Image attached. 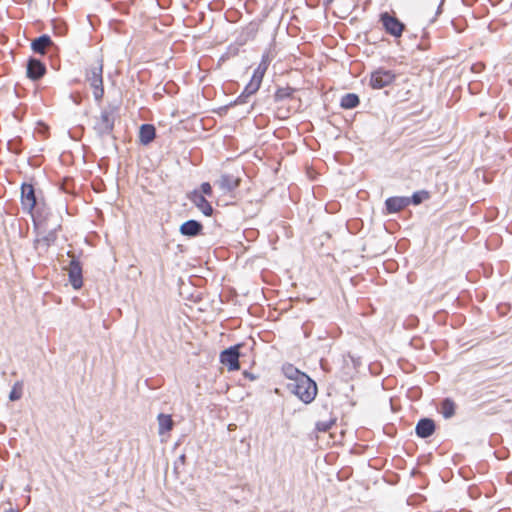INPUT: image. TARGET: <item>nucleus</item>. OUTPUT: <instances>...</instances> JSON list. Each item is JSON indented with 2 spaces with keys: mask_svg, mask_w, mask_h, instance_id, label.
Here are the masks:
<instances>
[{
  "mask_svg": "<svg viewBox=\"0 0 512 512\" xmlns=\"http://www.w3.org/2000/svg\"><path fill=\"white\" fill-rule=\"evenodd\" d=\"M409 205L408 197H390L386 199L385 206L388 213H397Z\"/></svg>",
  "mask_w": 512,
  "mask_h": 512,
  "instance_id": "nucleus-15",
  "label": "nucleus"
},
{
  "mask_svg": "<svg viewBox=\"0 0 512 512\" xmlns=\"http://www.w3.org/2000/svg\"><path fill=\"white\" fill-rule=\"evenodd\" d=\"M429 198V193L425 190L417 191L413 193L411 197H408L409 204L419 205L424 200Z\"/></svg>",
  "mask_w": 512,
  "mask_h": 512,
  "instance_id": "nucleus-24",
  "label": "nucleus"
},
{
  "mask_svg": "<svg viewBox=\"0 0 512 512\" xmlns=\"http://www.w3.org/2000/svg\"><path fill=\"white\" fill-rule=\"evenodd\" d=\"M4 512H20L18 509L9 508L5 510Z\"/></svg>",
  "mask_w": 512,
  "mask_h": 512,
  "instance_id": "nucleus-30",
  "label": "nucleus"
},
{
  "mask_svg": "<svg viewBox=\"0 0 512 512\" xmlns=\"http://www.w3.org/2000/svg\"><path fill=\"white\" fill-rule=\"evenodd\" d=\"M41 202L43 201L36 196L32 184L23 183L21 185V205L25 212L32 213Z\"/></svg>",
  "mask_w": 512,
  "mask_h": 512,
  "instance_id": "nucleus-6",
  "label": "nucleus"
},
{
  "mask_svg": "<svg viewBox=\"0 0 512 512\" xmlns=\"http://www.w3.org/2000/svg\"><path fill=\"white\" fill-rule=\"evenodd\" d=\"M52 44L50 36L44 34L32 41L31 48L35 53L45 54L46 49Z\"/></svg>",
  "mask_w": 512,
  "mask_h": 512,
  "instance_id": "nucleus-17",
  "label": "nucleus"
},
{
  "mask_svg": "<svg viewBox=\"0 0 512 512\" xmlns=\"http://www.w3.org/2000/svg\"><path fill=\"white\" fill-rule=\"evenodd\" d=\"M396 73L383 67L377 68L370 75L369 84L373 89H382L396 80Z\"/></svg>",
  "mask_w": 512,
  "mask_h": 512,
  "instance_id": "nucleus-4",
  "label": "nucleus"
},
{
  "mask_svg": "<svg viewBox=\"0 0 512 512\" xmlns=\"http://www.w3.org/2000/svg\"><path fill=\"white\" fill-rule=\"evenodd\" d=\"M156 135L155 127L151 124H142L139 131V139L143 145L151 143Z\"/></svg>",
  "mask_w": 512,
  "mask_h": 512,
  "instance_id": "nucleus-18",
  "label": "nucleus"
},
{
  "mask_svg": "<svg viewBox=\"0 0 512 512\" xmlns=\"http://www.w3.org/2000/svg\"><path fill=\"white\" fill-rule=\"evenodd\" d=\"M268 65H269L268 56L264 55L262 58V61L260 62L258 67L255 69L252 78L259 80L262 83V79H263L264 74L268 68Z\"/></svg>",
  "mask_w": 512,
  "mask_h": 512,
  "instance_id": "nucleus-23",
  "label": "nucleus"
},
{
  "mask_svg": "<svg viewBox=\"0 0 512 512\" xmlns=\"http://www.w3.org/2000/svg\"><path fill=\"white\" fill-rule=\"evenodd\" d=\"M114 113L112 110L103 109L94 124V130L99 136L109 135L114 128Z\"/></svg>",
  "mask_w": 512,
  "mask_h": 512,
  "instance_id": "nucleus-7",
  "label": "nucleus"
},
{
  "mask_svg": "<svg viewBox=\"0 0 512 512\" xmlns=\"http://www.w3.org/2000/svg\"><path fill=\"white\" fill-rule=\"evenodd\" d=\"M33 220L36 230H46L55 221H61L60 217L54 213L45 202H41L32 213H28Z\"/></svg>",
  "mask_w": 512,
  "mask_h": 512,
  "instance_id": "nucleus-2",
  "label": "nucleus"
},
{
  "mask_svg": "<svg viewBox=\"0 0 512 512\" xmlns=\"http://www.w3.org/2000/svg\"><path fill=\"white\" fill-rule=\"evenodd\" d=\"M320 430L326 431L329 429V425H323V427H318Z\"/></svg>",
  "mask_w": 512,
  "mask_h": 512,
  "instance_id": "nucleus-31",
  "label": "nucleus"
},
{
  "mask_svg": "<svg viewBox=\"0 0 512 512\" xmlns=\"http://www.w3.org/2000/svg\"><path fill=\"white\" fill-rule=\"evenodd\" d=\"M289 389L303 403H311L317 395V385L308 375H300L296 383H290Z\"/></svg>",
  "mask_w": 512,
  "mask_h": 512,
  "instance_id": "nucleus-1",
  "label": "nucleus"
},
{
  "mask_svg": "<svg viewBox=\"0 0 512 512\" xmlns=\"http://www.w3.org/2000/svg\"><path fill=\"white\" fill-rule=\"evenodd\" d=\"M239 357V346H232L221 352L220 362L227 366L229 371H235L240 368Z\"/></svg>",
  "mask_w": 512,
  "mask_h": 512,
  "instance_id": "nucleus-9",
  "label": "nucleus"
},
{
  "mask_svg": "<svg viewBox=\"0 0 512 512\" xmlns=\"http://www.w3.org/2000/svg\"><path fill=\"white\" fill-rule=\"evenodd\" d=\"M45 65L37 59L31 58L27 63V76L32 80H38L45 74Z\"/></svg>",
  "mask_w": 512,
  "mask_h": 512,
  "instance_id": "nucleus-13",
  "label": "nucleus"
},
{
  "mask_svg": "<svg viewBox=\"0 0 512 512\" xmlns=\"http://www.w3.org/2000/svg\"><path fill=\"white\" fill-rule=\"evenodd\" d=\"M261 82L259 80L251 78L250 82L246 85L243 94L250 96L258 91Z\"/></svg>",
  "mask_w": 512,
  "mask_h": 512,
  "instance_id": "nucleus-25",
  "label": "nucleus"
},
{
  "mask_svg": "<svg viewBox=\"0 0 512 512\" xmlns=\"http://www.w3.org/2000/svg\"><path fill=\"white\" fill-rule=\"evenodd\" d=\"M179 460H180L182 463H184V461H185V455H181V456L179 457Z\"/></svg>",
  "mask_w": 512,
  "mask_h": 512,
  "instance_id": "nucleus-32",
  "label": "nucleus"
},
{
  "mask_svg": "<svg viewBox=\"0 0 512 512\" xmlns=\"http://www.w3.org/2000/svg\"><path fill=\"white\" fill-rule=\"evenodd\" d=\"M22 397V382H16L9 394L11 401L19 400Z\"/></svg>",
  "mask_w": 512,
  "mask_h": 512,
  "instance_id": "nucleus-26",
  "label": "nucleus"
},
{
  "mask_svg": "<svg viewBox=\"0 0 512 512\" xmlns=\"http://www.w3.org/2000/svg\"><path fill=\"white\" fill-rule=\"evenodd\" d=\"M382 25L387 33L394 37H400L404 30V24L396 17L391 16L388 12H384L380 16Z\"/></svg>",
  "mask_w": 512,
  "mask_h": 512,
  "instance_id": "nucleus-8",
  "label": "nucleus"
},
{
  "mask_svg": "<svg viewBox=\"0 0 512 512\" xmlns=\"http://www.w3.org/2000/svg\"><path fill=\"white\" fill-rule=\"evenodd\" d=\"M68 255L72 258L68 267L69 281L74 289H79L83 284L82 267L71 252H68Z\"/></svg>",
  "mask_w": 512,
  "mask_h": 512,
  "instance_id": "nucleus-10",
  "label": "nucleus"
},
{
  "mask_svg": "<svg viewBox=\"0 0 512 512\" xmlns=\"http://www.w3.org/2000/svg\"><path fill=\"white\" fill-rule=\"evenodd\" d=\"M415 431L420 438L430 437L435 431V423L430 418H423L417 423Z\"/></svg>",
  "mask_w": 512,
  "mask_h": 512,
  "instance_id": "nucleus-14",
  "label": "nucleus"
},
{
  "mask_svg": "<svg viewBox=\"0 0 512 512\" xmlns=\"http://www.w3.org/2000/svg\"><path fill=\"white\" fill-rule=\"evenodd\" d=\"M239 184L240 178L232 174H222L215 182L224 194L233 192Z\"/></svg>",
  "mask_w": 512,
  "mask_h": 512,
  "instance_id": "nucleus-12",
  "label": "nucleus"
},
{
  "mask_svg": "<svg viewBox=\"0 0 512 512\" xmlns=\"http://www.w3.org/2000/svg\"><path fill=\"white\" fill-rule=\"evenodd\" d=\"M188 199L205 215L211 216L213 208L211 204L206 200L205 196L202 195L198 190H193L188 194Z\"/></svg>",
  "mask_w": 512,
  "mask_h": 512,
  "instance_id": "nucleus-11",
  "label": "nucleus"
},
{
  "mask_svg": "<svg viewBox=\"0 0 512 512\" xmlns=\"http://www.w3.org/2000/svg\"><path fill=\"white\" fill-rule=\"evenodd\" d=\"M359 97L355 93H347L342 96L340 106L343 109H353L359 105Z\"/></svg>",
  "mask_w": 512,
  "mask_h": 512,
  "instance_id": "nucleus-19",
  "label": "nucleus"
},
{
  "mask_svg": "<svg viewBox=\"0 0 512 512\" xmlns=\"http://www.w3.org/2000/svg\"><path fill=\"white\" fill-rule=\"evenodd\" d=\"M159 434H164L173 428V420L170 415L160 413L157 417Z\"/></svg>",
  "mask_w": 512,
  "mask_h": 512,
  "instance_id": "nucleus-20",
  "label": "nucleus"
},
{
  "mask_svg": "<svg viewBox=\"0 0 512 512\" xmlns=\"http://www.w3.org/2000/svg\"><path fill=\"white\" fill-rule=\"evenodd\" d=\"M198 191L201 192L203 196L210 197L212 195V187L208 182H203L200 186V190Z\"/></svg>",
  "mask_w": 512,
  "mask_h": 512,
  "instance_id": "nucleus-28",
  "label": "nucleus"
},
{
  "mask_svg": "<svg viewBox=\"0 0 512 512\" xmlns=\"http://www.w3.org/2000/svg\"><path fill=\"white\" fill-rule=\"evenodd\" d=\"M202 224L197 220H188L180 226V233L184 236L195 237L201 233Z\"/></svg>",
  "mask_w": 512,
  "mask_h": 512,
  "instance_id": "nucleus-16",
  "label": "nucleus"
},
{
  "mask_svg": "<svg viewBox=\"0 0 512 512\" xmlns=\"http://www.w3.org/2000/svg\"><path fill=\"white\" fill-rule=\"evenodd\" d=\"M61 228V221H55L48 229L40 230L35 239V248L46 251L57 239V231Z\"/></svg>",
  "mask_w": 512,
  "mask_h": 512,
  "instance_id": "nucleus-5",
  "label": "nucleus"
},
{
  "mask_svg": "<svg viewBox=\"0 0 512 512\" xmlns=\"http://www.w3.org/2000/svg\"><path fill=\"white\" fill-rule=\"evenodd\" d=\"M441 413L445 419L451 418L455 414V403L451 399H444L441 403Z\"/></svg>",
  "mask_w": 512,
  "mask_h": 512,
  "instance_id": "nucleus-22",
  "label": "nucleus"
},
{
  "mask_svg": "<svg viewBox=\"0 0 512 512\" xmlns=\"http://www.w3.org/2000/svg\"><path fill=\"white\" fill-rule=\"evenodd\" d=\"M103 63L98 60L97 64L91 66L86 71V80L93 89V96L97 102H100L104 95L103 87Z\"/></svg>",
  "mask_w": 512,
  "mask_h": 512,
  "instance_id": "nucleus-3",
  "label": "nucleus"
},
{
  "mask_svg": "<svg viewBox=\"0 0 512 512\" xmlns=\"http://www.w3.org/2000/svg\"><path fill=\"white\" fill-rule=\"evenodd\" d=\"M282 370L284 375L292 381L291 383H296L300 375H305V373L299 371L292 364L284 365Z\"/></svg>",
  "mask_w": 512,
  "mask_h": 512,
  "instance_id": "nucleus-21",
  "label": "nucleus"
},
{
  "mask_svg": "<svg viewBox=\"0 0 512 512\" xmlns=\"http://www.w3.org/2000/svg\"><path fill=\"white\" fill-rule=\"evenodd\" d=\"M293 90L289 87L287 88H279L275 93V100L280 101L286 98L291 97Z\"/></svg>",
  "mask_w": 512,
  "mask_h": 512,
  "instance_id": "nucleus-27",
  "label": "nucleus"
},
{
  "mask_svg": "<svg viewBox=\"0 0 512 512\" xmlns=\"http://www.w3.org/2000/svg\"><path fill=\"white\" fill-rule=\"evenodd\" d=\"M443 3H444V0H440V3H439V5H438L437 11H436V16H437V15H439V14H441V12H442V5H443Z\"/></svg>",
  "mask_w": 512,
  "mask_h": 512,
  "instance_id": "nucleus-29",
  "label": "nucleus"
}]
</instances>
